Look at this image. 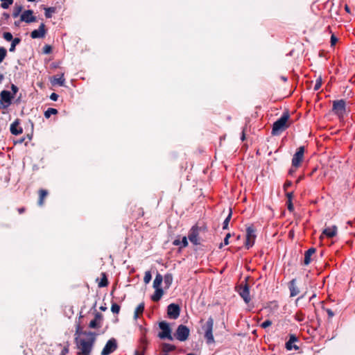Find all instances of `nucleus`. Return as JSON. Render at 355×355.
<instances>
[{
    "instance_id": "obj_1",
    "label": "nucleus",
    "mask_w": 355,
    "mask_h": 355,
    "mask_svg": "<svg viewBox=\"0 0 355 355\" xmlns=\"http://www.w3.org/2000/svg\"><path fill=\"white\" fill-rule=\"evenodd\" d=\"M84 335H85L87 338H80L77 341L78 354L80 355H90L96 341V334L89 331L85 332Z\"/></svg>"
},
{
    "instance_id": "obj_2",
    "label": "nucleus",
    "mask_w": 355,
    "mask_h": 355,
    "mask_svg": "<svg viewBox=\"0 0 355 355\" xmlns=\"http://www.w3.org/2000/svg\"><path fill=\"white\" fill-rule=\"evenodd\" d=\"M289 114L288 112L284 113L282 116L277 120L272 125V134L273 135H279L287 128L289 127L288 123Z\"/></svg>"
},
{
    "instance_id": "obj_3",
    "label": "nucleus",
    "mask_w": 355,
    "mask_h": 355,
    "mask_svg": "<svg viewBox=\"0 0 355 355\" xmlns=\"http://www.w3.org/2000/svg\"><path fill=\"white\" fill-rule=\"evenodd\" d=\"M333 112L339 117H343L346 112V103L343 99L334 101L332 107Z\"/></svg>"
},
{
    "instance_id": "obj_4",
    "label": "nucleus",
    "mask_w": 355,
    "mask_h": 355,
    "mask_svg": "<svg viewBox=\"0 0 355 355\" xmlns=\"http://www.w3.org/2000/svg\"><path fill=\"white\" fill-rule=\"evenodd\" d=\"M189 333V329L187 326L180 324L178 326L174 336L177 340L183 342L188 339Z\"/></svg>"
},
{
    "instance_id": "obj_5",
    "label": "nucleus",
    "mask_w": 355,
    "mask_h": 355,
    "mask_svg": "<svg viewBox=\"0 0 355 355\" xmlns=\"http://www.w3.org/2000/svg\"><path fill=\"white\" fill-rule=\"evenodd\" d=\"M118 347L117 341L115 338H110L103 347L101 355H110L113 353Z\"/></svg>"
},
{
    "instance_id": "obj_6",
    "label": "nucleus",
    "mask_w": 355,
    "mask_h": 355,
    "mask_svg": "<svg viewBox=\"0 0 355 355\" xmlns=\"http://www.w3.org/2000/svg\"><path fill=\"white\" fill-rule=\"evenodd\" d=\"M304 147L300 146L293 157V159H292L293 168H297L300 166V164L303 160V158H304Z\"/></svg>"
},
{
    "instance_id": "obj_7",
    "label": "nucleus",
    "mask_w": 355,
    "mask_h": 355,
    "mask_svg": "<svg viewBox=\"0 0 355 355\" xmlns=\"http://www.w3.org/2000/svg\"><path fill=\"white\" fill-rule=\"evenodd\" d=\"M256 239L255 230L253 227H248L246 229V241H245V248L247 249L250 248L254 243V241Z\"/></svg>"
},
{
    "instance_id": "obj_8",
    "label": "nucleus",
    "mask_w": 355,
    "mask_h": 355,
    "mask_svg": "<svg viewBox=\"0 0 355 355\" xmlns=\"http://www.w3.org/2000/svg\"><path fill=\"white\" fill-rule=\"evenodd\" d=\"M159 327L162 330V332L159 334V337L162 339L168 338L169 340H172L173 338L171 336V331L169 327L168 324L166 322H161L159 324Z\"/></svg>"
},
{
    "instance_id": "obj_9",
    "label": "nucleus",
    "mask_w": 355,
    "mask_h": 355,
    "mask_svg": "<svg viewBox=\"0 0 355 355\" xmlns=\"http://www.w3.org/2000/svg\"><path fill=\"white\" fill-rule=\"evenodd\" d=\"M199 231L200 228L198 227L193 226L188 234V239L195 245L200 244Z\"/></svg>"
},
{
    "instance_id": "obj_10",
    "label": "nucleus",
    "mask_w": 355,
    "mask_h": 355,
    "mask_svg": "<svg viewBox=\"0 0 355 355\" xmlns=\"http://www.w3.org/2000/svg\"><path fill=\"white\" fill-rule=\"evenodd\" d=\"M237 291L246 304L250 302V288L248 284H245L244 286L240 285L238 287Z\"/></svg>"
},
{
    "instance_id": "obj_11",
    "label": "nucleus",
    "mask_w": 355,
    "mask_h": 355,
    "mask_svg": "<svg viewBox=\"0 0 355 355\" xmlns=\"http://www.w3.org/2000/svg\"><path fill=\"white\" fill-rule=\"evenodd\" d=\"M180 313V307L178 304H171L167 307V314L171 319H177Z\"/></svg>"
},
{
    "instance_id": "obj_12",
    "label": "nucleus",
    "mask_w": 355,
    "mask_h": 355,
    "mask_svg": "<svg viewBox=\"0 0 355 355\" xmlns=\"http://www.w3.org/2000/svg\"><path fill=\"white\" fill-rule=\"evenodd\" d=\"M1 101L4 103L3 107H8L11 104V100L13 96L11 95L10 92L7 90H3L0 93Z\"/></svg>"
},
{
    "instance_id": "obj_13",
    "label": "nucleus",
    "mask_w": 355,
    "mask_h": 355,
    "mask_svg": "<svg viewBox=\"0 0 355 355\" xmlns=\"http://www.w3.org/2000/svg\"><path fill=\"white\" fill-rule=\"evenodd\" d=\"M103 322V315L99 312H96L95 314L94 319L92 320L89 324V327L92 329H98L101 327Z\"/></svg>"
},
{
    "instance_id": "obj_14",
    "label": "nucleus",
    "mask_w": 355,
    "mask_h": 355,
    "mask_svg": "<svg viewBox=\"0 0 355 355\" xmlns=\"http://www.w3.org/2000/svg\"><path fill=\"white\" fill-rule=\"evenodd\" d=\"M45 33V25L44 24H41L38 29L34 30L31 32V37L33 39L42 38L44 37Z\"/></svg>"
},
{
    "instance_id": "obj_15",
    "label": "nucleus",
    "mask_w": 355,
    "mask_h": 355,
    "mask_svg": "<svg viewBox=\"0 0 355 355\" xmlns=\"http://www.w3.org/2000/svg\"><path fill=\"white\" fill-rule=\"evenodd\" d=\"M33 11L31 10H25L21 15V21L26 23H31L36 21V17L33 15Z\"/></svg>"
},
{
    "instance_id": "obj_16",
    "label": "nucleus",
    "mask_w": 355,
    "mask_h": 355,
    "mask_svg": "<svg viewBox=\"0 0 355 355\" xmlns=\"http://www.w3.org/2000/svg\"><path fill=\"white\" fill-rule=\"evenodd\" d=\"M10 132L14 135H19L22 133L23 129L19 125V120L16 119L10 127Z\"/></svg>"
},
{
    "instance_id": "obj_17",
    "label": "nucleus",
    "mask_w": 355,
    "mask_h": 355,
    "mask_svg": "<svg viewBox=\"0 0 355 355\" xmlns=\"http://www.w3.org/2000/svg\"><path fill=\"white\" fill-rule=\"evenodd\" d=\"M288 288L290 291V296L295 297L297 295L300 293V290L298 287L296 286V280L295 279H292L288 284Z\"/></svg>"
},
{
    "instance_id": "obj_18",
    "label": "nucleus",
    "mask_w": 355,
    "mask_h": 355,
    "mask_svg": "<svg viewBox=\"0 0 355 355\" xmlns=\"http://www.w3.org/2000/svg\"><path fill=\"white\" fill-rule=\"evenodd\" d=\"M336 233H337V227L336 226H332L331 227H327L322 232V234L325 235L328 238L334 237V236H336Z\"/></svg>"
},
{
    "instance_id": "obj_19",
    "label": "nucleus",
    "mask_w": 355,
    "mask_h": 355,
    "mask_svg": "<svg viewBox=\"0 0 355 355\" xmlns=\"http://www.w3.org/2000/svg\"><path fill=\"white\" fill-rule=\"evenodd\" d=\"M315 249L313 248H309L305 252L304 254V264L309 265L311 263V257L315 253Z\"/></svg>"
},
{
    "instance_id": "obj_20",
    "label": "nucleus",
    "mask_w": 355,
    "mask_h": 355,
    "mask_svg": "<svg viewBox=\"0 0 355 355\" xmlns=\"http://www.w3.org/2000/svg\"><path fill=\"white\" fill-rule=\"evenodd\" d=\"M155 289V293L152 295L151 299L154 302H158L162 298V297L164 294V291L162 288H157Z\"/></svg>"
},
{
    "instance_id": "obj_21",
    "label": "nucleus",
    "mask_w": 355,
    "mask_h": 355,
    "mask_svg": "<svg viewBox=\"0 0 355 355\" xmlns=\"http://www.w3.org/2000/svg\"><path fill=\"white\" fill-rule=\"evenodd\" d=\"M144 303L141 302L140 303L137 308L135 309V313H134V319L137 320V318L139 317L140 315H141L144 311Z\"/></svg>"
},
{
    "instance_id": "obj_22",
    "label": "nucleus",
    "mask_w": 355,
    "mask_h": 355,
    "mask_svg": "<svg viewBox=\"0 0 355 355\" xmlns=\"http://www.w3.org/2000/svg\"><path fill=\"white\" fill-rule=\"evenodd\" d=\"M162 282H163L162 275H160L159 273H157L154 279V282H153V288H161L160 286H161Z\"/></svg>"
},
{
    "instance_id": "obj_23",
    "label": "nucleus",
    "mask_w": 355,
    "mask_h": 355,
    "mask_svg": "<svg viewBox=\"0 0 355 355\" xmlns=\"http://www.w3.org/2000/svg\"><path fill=\"white\" fill-rule=\"evenodd\" d=\"M163 281L166 288H169L173 282V276L171 274L167 273L163 277Z\"/></svg>"
},
{
    "instance_id": "obj_24",
    "label": "nucleus",
    "mask_w": 355,
    "mask_h": 355,
    "mask_svg": "<svg viewBox=\"0 0 355 355\" xmlns=\"http://www.w3.org/2000/svg\"><path fill=\"white\" fill-rule=\"evenodd\" d=\"M65 79L64 78V74H62L59 77H54L52 80V83L53 85H58L60 86H63L64 84Z\"/></svg>"
},
{
    "instance_id": "obj_25",
    "label": "nucleus",
    "mask_w": 355,
    "mask_h": 355,
    "mask_svg": "<svg viewBox=\"0 0 355 355\" xmlns=\"http://www.w3.org/2000/svg\"><path fill=\"white\" fill-rule=\"evenodd\" d=\"M213 325H214V320L211 318H209L204 326L205 331H213Z\"/></svg>"
},
{
    "instance_id": "obj_26",
    "label": "nucleus",
    "mask_w": 355,
    "mask_h": 355,
    "mask_svg": "<svg viewBox=\"0 0 355 355\" xmlns=\"http://www.w3.org/2000/svg\"><path fill=\"white\" fill-rule=\"evenodd\" d=\"M20 42H21L20 38H19V37L14 38V40H12V43H11L9 51L10 52H14L15 51L16 46L17 44H19L20 43Z\"/></svg>"
},
{
    "instance_id": "obj_27",
    "label": "nucleus",
    "mask_w": 355,
    "mask_h": 355,
    "mask_svg": "<svg viewBox=\"0 0 355 355\" xmlns=\"http://www.w3.org/2000/svg\"><path fill=\"white\" fill-rule=\"evenodd\" d=\"M58 113V110L55 108H48L45 112H44V116L46 118V119H49L51 115L53 114H56Z\"/></svg>"
},
{
    "instance_id": "obj_28",
    "label": "nucleus",
    "mask_w": 355,
    "mask_h": 355,
    "mask_svg": "<svg viewBox=\"0 0 355 355\" xmlns=\"http://www.w3.org/2000/svg\"><path fill=\"white\" fill-rule=\"evenodd\" d=\"M47 191L46 190L41 189L40 191V199L38 201L39 205L42 206L44 203V199L47 196Z\"/></svg>"
},
{
    "instance_id": "obj_29",
    "label": "nucleus",
    "mask_w": 355,
    "mask_h": 355,
    "mask_svg": "<svg viewBox=\"0 0 355 355\" xmlns=\"http://www.w3.org/2000/svg\"><path fill=\"white\" fill-rule=\"evenodd\" d=\"M205 337L207 340L208 343H211L214 342V336L212 334V331H205Z\"/></svg>"
},
{
    "instance_id": "obj_30",
    "label": "nucleus",
    "mask_w": 355,
    "mask_h": 355,
    "mask_svg": "<svg viewBox=\"0 0 355 355\" xmlns=\"http://www.w3.org/2000/svg\"><path fill=\"white\" fill-rule=\"evenodd\" d=\"M231 217H232V210L230 209L228 216H227V218H225V220L223 222V230H226L228 228V225H229V222L231 219Z\"/></svg>"
},
{
    "instance_id": "obj_31",
    "label": "nucleus",
    "mask_w": 355,
    "mask_h": 355,
    "mask_svg": "<svg viewBox=\"0 0 355 355\" xmlns=\"http://www.w3.org/2000/svg\"><path fill=\"white\" fill-rule=\"evenodd\" d=\"M21 6H15V8H14V10H13V12H12V16L13 17H17L20 12H21Z\"/></svg>"
},
{
    "instance_id": "obj_32",
    "label": "nucleus",
    "mask_w": 355,
    "mask_h": 355,
    "mask_svg": "<svg viewBox=\"0 0 355 355\" xmlns=\"http://www.w3.org/2000/svg\"><path fill=\"white\" fill-rule=\"evenodd\" d=\"M55 8H45V16L46 18H51L52 16V13L55 12Z\"/></svg>"
},
{
    "instance_id": "obj_33",
    "label": "nucleus",
    "mask_w": 355,
    "mask_h": 355,
    "mask_svg": "<svg viewBox=\"0 0 355 355\" xmlns=\"http://www.w3.org/2000/svg\"><path fill=\"white\" fill-rule=\"evenodd\" d=\"M1 1H2L1 7L3 9H7L13 3V0H1Z\"/></svg>"
},
{
    "instance_id": "obj_34",
    "label": "nucleus",
    "mask_w": 355,
    "mask_h": 355,
    "mask_svg": "<svg viewBox=\"0 0 355 355\" xmlns=\"http://www.w3.org/2000/svg\"><path fill=\"white\" fill-rule=\"evenodd\" d=\"M7 55V51L3 47H0V63L3 62Z\"/></svg>"
},
{
    "instance_id": "obj_35",
    "label": "nucleus",
    "mask_w": 355,
    "mask_h": 355,
    "mask_svg": "<svg viewBox=\"0 0 355 355\" xmlns=\"http://www.w3.org/2000/svg\"><path fill=\"white\" fill-rule=\"evenodd\" d=\"M111 311L113 313H119L120 311V306L116 303L112 304Z\"/></svg>"
},
{
    "instance_id": "obj_36",
    "label": "nucleus",
    "mask_w": 355,
    "mask_h": 355,
    "mask_svg": "<svg viewBox=\"0 0 355 355\" xmlns=\"http://www.w3.org/2000/svg\"><path fill=\"white\" fill-rule=\"evenodd\" d=\"M152 276L150 271H146L144 277L145 284H148L151 280Z\"/></svg>"
},
{
    "instance_id": "obj_37",
    "label": "nucleus",
    "mask_w": 355,
    "mask_h": 355,
    "mask_svg": "<svg viewBox=\"0 0 355 355\" xmlns=\"http://www.w3.org/2000/svg\"><path fill=\"white\" fill-rule=\"evenodd\" d=\"M322 78L321 77H319L318 78H317L316 81H315V86H314V90L315 91H317L318 90L321 85H322Z\"/></svg>"
},
{
    "instance_id": "obj_38",
    "label": "nucleus",
    "mask_w": 355,
    "mask_h": 355,
    "mask_svg": "<svg viewBox=\"0 0 355 355\" xmlns=\"http://www.w3.org/2000/svg\"><path fill=\"white\" fill-rule=\"evenodd\" d=\"M3 38H4L6 41H8V42L12 41V40H14V39H13V37H12V35L10 33H9V32H5V33H3Z\"/></svg>"
},
{
    "instance_id": "obj_39",
    "label": "nucleus",
    "mask_w": 355,
    "mask_h": 355,
    "mask_svg": "<svg viewBox=\"0 0 355 355\" xmlns=\"http://www.w3.org/2000/svg\"><path fill=\"white\" fill-rule=\"evenodd\" d=\"M107 285V279L106 278L105 275L103 274V277L101 282L99 283V286L104 287V286H106Z\"/></svg>"
},
{
    "instance_id": "obj_40",
    "label": "nucleus",
    "mask_w": 355,
    "mask_h": 355,
    "mask_svg": "<svg viewBox=\"0 0 355 355\" xmlns=\"http://www.w3.org/2000/svg\"><path fill=\"white\" fill-rule=\"evenodd\" d=\"M286 347L288 350H291L292 349H297L298 347L296 345H293V343H291V341H287L286 343Z\"/></svg>"
},
{
    "instance_id": "obj_41",
    "label": "nucleus",
    "mask_w": 355,
    "mask_h": 355,
    "mask_svg": "<svg viewBox=\"0 0 355 355\" xmlns=\"http://www.w3.org/2000/svg\"><path fill=\"white\" fill-rule=\"evenodd\" d=\"M272 324V322L270 320H266L261 324V327L266 329Z\"/></svg>"
},
{
    "instance_id": "obj_42",
    "label": "nucleus",
    "mask_w": 355,
    "mask_h": 355,
    "mask_svg": "<svg viewBox=\"0 0 355 355\" xmlns=\"http://www.w3.org/2000/svg\"><path fill=\"white\" fill-rule=\"evenodd\" d=\"M330 42H331V46H334L336 44V42H338L337 37L336 35H334V34L331 35Z\"/></svg>"
},
{
    "instance_id": "obj_43",
    "label": "nucleus",
    "mask_w": 355,
    "mask_h": 355,
    "mask_svg": "<svg viewBox=\"0 0 355 355\" xmlns=\"http://www.w3.org/2000/svg\"><path fill=\"white\" fill-rule=\"evenodd\" d=\"M188 245L187 237L184 236L181 240V248H184Z\"/></svg>"
},
{
    "instance_id": "obj_44",
    "label": "nucleus",
    "mask_w": 355,
    "mask_h": 355,
    "mask_svg": "<svg viewBox=\"0 0 355 355\" xmlns=\"http://www.w3.org/2000/svg\"><path fill=\"white\" fill-rule=\"evenodd\" d=\"M50 98L52 100V101H57L58 98V95L55 93H52L50 96Z\"/></svg>"
},
{
    "instance_id": "obj_45",
    "label": "nucleus",
    "mask_w": 355,
    "mask_h": 355,
    "mask_svg": "<svg viewBox=\"0 0 355 355\" xmlns=\"http://www.w3.org/2000/svg\"><path fill=\"white\" fill-rule=\"evenodd\" d=\"M11 90L13 92V94H15L18 92V87L14 84L11 85Z\"/></svg>"
},
{
    "instance_id": "obj_46",
    "label": "nucleus",
    "mask_w": 355,
    "mask_h": 355,
    "mask_svg": "<svg viewBox=\"0 0 355 355\" xmlns=\"http://www.w3.org/2000/svg\"><path fill=\"white\" fill-rule=\"evenodd\" d=\"M51 47L50 46L46 45L44 46V52L45 53H49L51 52Z\"/></svg>"
},
{
    "instance_id": "obj_47",
    "label": "nucleus",
    "mask_w": 355,
    "mask_h": 355,
    "mask_svg": "<svg viewBox=\"0 0 355 355\" xmlns=\"http://www.w3.org/2000/svg\"><path fill=\"white\" fill-rule=\"evenodd\" d=\"M164 348H165V350H166V351H168V350H172V349H174V347H173V346H172V345H168V344H166V345H164Z\"/></svg>"
},
{
    "instance_id": "obj_48",
    "label": "nucleus",
    "mask_w": 355,
    "mask_h": 355,
    "mask_svg": "<svg viewBox=\"0 0 355 355\" xmlns=\"http://www.w3.org/2000/svg\"><path fill=\"white\" fill-rule=\"evenodd\" d=\"M292 182L291 181H286L284 185V189H287L288 187H291Z\"/></svg>"
},
{
    "instance_id": "obj_49",
    "label": "nucleus",
    "mask_w": 355,
    "mask_h": 355,
    "mask_svg": "<svg viewBox=\"0 0 355 355\" xmlns=\"http://www.w3.org/2000/svg\"><path fill=\"white\" fill-rule=\"evenodd\" d=\"M229 244V239L227 238L224 239L223 243L220 244V248H222L223 245H227Z\"/></svg>"
},
{
    "instance_id": "obj_50",
    "label": "nucleus",
    "mask_w": 355,
    "mask_h": 355,
    "mask_svg": "<svg viewBox=\"0 0 355 355\" xmlns=\"http://www.w3.org/2000/svg\"><path fill=\"white\" fill-rule=\"evenodd\" d=\"M68 352H69V349H68V348L64 347V348L62 350L60 355H66L67 354H68Z\"/></svg>"
},
{
    "instance_id": "obj_51",
    "label": "nucleus",
    "mask_w": 355,
    "mask_h": 355,
    "mask_svg": "<svg viewBox=\"0 0 355 355\" xmlns=\"http://www.w3.org/2000/svg\"><path fill=\"white\" fill-rule=\"evenodd\" d=\"M174 245H181V241L180 239H175L173 242Z\"/></svg>"
},
{
    "instance_id": "obj_52",
    "label": "nucleus",
    "mask_w": 355,
    "mask_h": 355,
    "mask_svg": "<svg viewBox=\"0 0 355 355\" xmlns=\"http://www.w3.org/2000/svg\"><path fill=\"white\" fill-rule=\"evenodd\" d=\"M327 312L328 315H329L330 318H331V317H333V316L334 315V312H333L331 309H327Z\"/></svg>"
},
{
    "instance_id": "obj_53",
    "label": "nucleus",
    "mask_w": 355,
    "mask_h": 355,
    "mask_svg": "<svg viewBox=\"0 0 355 355\" xmlns=\"http://www.w3.org/2000/svg\"><path fill=\"white\" fill-rule=\"evenodd\" d=\"M296 169L295 168H293V166H291V168H290L289 171H288V173L290 175H293L295 171H296Z\"/></svg>"
},
{
    "instance_id": "obj_54",
    "label": "nucleus",
    "mask_w": 355,
    "mask_h": 355,
    "mask_svg": "<svg viewBox=\"0 0 355 355\" xmlns=\"http://www.w3.org/2000/svg\"><path fill=\"white\" fill-rule=\"evenodd\" d=\"M296 340H297V338H296V337H295V336H291L290 337V339L288 340V341H291V343H293L295 342Z\"/></svg>"
},
{
    "instance_id": "obj_55",
    "label": "nucleus",
    "mask_w": 355,
    "mask_h": 355,
    "mask_svg": "<svg viewBox=\"0 0 355 355\" xmlns=\"http://www.w3.org/2000/svg\"><path fill=\"white\" fill-rule=\"evenodd\" d=\"M286 196L288 198V201H291L292 199V197H293V193L292 192L287 193Z\"/></svg>"
},
{
    "instance_id": "obj_56",
    "label": "nucleus",
    "mask_w": 355,
    "mask_h": 355,
    "mask_svg": "<svg viewBox=\"0 0 355 355\" xmlns=\"http://www.w3.org/2000/svg\"><path fill=\"white\" fill-rule=\"evenodd\" d=\"M288 209L290 211L293 210V205H292L291 200V201H288Z\"/></svg>"
},
{
    "instance_id": "obj_57",
    "label": "nucleus",
    "mask_w": 355,
    "mask_h": 355,
    "mask_svg": "<svg viewBox=\"0 0 355 355\" xmlns=\"http://www.w3.org/2000/svg\"><path fill=\"white\" fill-rule=\"evenodd\" d=\"M134 355H144V353L142 352H139L138 350H136L135 352V354Z\"/></svg>"
},
{
    "instance_id": "obj_58",
    "label": "nucleus",
    "mask_w": 355,
    "mask_h": 355,
    "mask_svg": "<svg viewBox=\"0 0 355 355\" xmlns=\"http://www.w3.org/2000/svg\"><path fill=\"white\" fill-rule=\"evenodd\" d=\"M18 211L19 214H22L24 211V208H19Z\"/></svg>"
},
{
    "instance_id": "obj_59",
    "label": "nucleus",
    "mask_w": 355,
    "mask_h": 355,
    "mask_svg": "<svg viewBox=\"0 0 355 355\" xmlns=\"http://www.w3.org/2000/svg\"><path fill=\"white\" fill-rule=\"evenodd\" d=\"M303 178H304L303 176H300V177H299V178L297 180L296 182H297V183H299V182H300V180H302L303 179Z\"/></svg>"
},
{
    "instance_id": "obj_60",
    "label": "nucleus",
    "mask_w": 355,
    "mask_h": 355,
    "mask_svg": "<svg viewBox=\"0 0 355 355\" xmlns=\"http://www.w3.org/2000/svg\"><path fill=\"white\" fill-rule=\"evenodd\" d=\"M241 139H242V140H244V139H245V134H244V132H243H243H242Z\"/></svg>"
},
{
    "instance_id": "obj_61",
    "label": "nucleus",
    "mask_w": 355,
    "mask_h": 355,
    "mask_svg": "<svg viewBox=\"0 0 355 355\" xmlns=\"http://www.w3.org/2000/svg\"><path fill=\"white\" fill-rule=\"evenodd\" d=\"M345 10L347 12H349V8L347 6H345Z\"/></svg>"
},
{
    "instance_id": "obj_62",
    "label": "nucleus",
    "mask_w": 355,
    "mask_h": 355,
    "mask_svg": "<svg viewBox=\"0 0 355 355\" xmlns=\"http://www.w3.org/2000/svg\"><path fill=\"white\" fill-rule=\"evenodd\" d=\"M231 236V234L230 233H228L226 236H225V238H227V239H229Z\"/></svg>"
},
{
    "instance_id": "obj_63",
    "label": "nucleus",
    "mask_w": 355,
    "mask_h": 355,
    "mask_svg": "<svg viewBox=\"0 0 355 355\" xmlns=\"http://www.w3.org/2000/svg\"><path fill=\"white\" fill-rule=\"evenodd\" d=\"M3 79V76L2 74H0V82H1Z\"/></svg>"
},
{
    "instance_id": "obj_64",
    "label": "nucleus",
    "mask_w": 355,
    "mask_h": 355,
    "mask_svg": "<svg viewBox=\"0 0 355 355\" xmlns=\"http://www.w3.org/2000/svg\"><path fill=\"white\" fill-rule=\"evenodd\" d=\"M187 355H195V354L193 353H189V354H187Z\"/></svg>"
}]
</instances>
